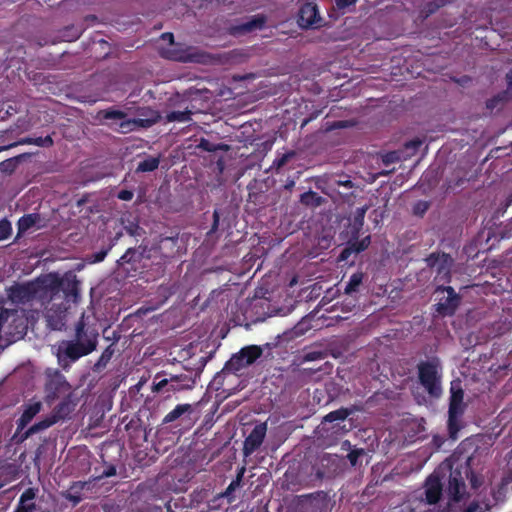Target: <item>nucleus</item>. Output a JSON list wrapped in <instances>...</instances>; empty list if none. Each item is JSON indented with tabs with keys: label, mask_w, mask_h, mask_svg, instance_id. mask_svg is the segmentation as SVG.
<instances>
[{
	"label": "nucleus",
	"mask_w": 512,
	"mask_h": 512,
	"mask_svg": "<svg viewBox=\"0 0 512 512\" xmlns=\"http://www.w3.org/2000/svg\"><path fill=\"white\" fill-rule=\"evenodd\" d=\"M42 217L38 213L25 214L19 218L17 222L19 234L24 233L32 227L42 228L44 225L41 224Z\"/></svg>",
	"instance_id": "obj_23"
},
{
	"label": "nucleus",
	"mask_w": 512,
	"mask_h": 512,
	"mask_svg": "<svg viewBox=\"0 0 512 512\" xmlns=\"http://www.w3.org/2000/svg\"><path fill=\"white\" fill-rule=\"evenodd\" d=\"M509 92L502 91L486 101V108L490 112L494 110H501L504 105L509 101Z\"/></svg>",
	"instance_id": "obj_29"
},
{
	"label": "nucleus",
	"mask_w": 512,
	"mask_h": 512,
	"mask_svg": "<svg viewBox=\"0 0 512 512\" xmlns=\"http://www.w3.org/2000/svg\"><path fill=\"white\" fill-rule=\"evenodd\" d=\"M247 367V364L243 360L241 354L238 352L234 354L224 365L223 371L228 373H236Z\"/></svg>",
	"instance_id": "obj_32"
},
{
	"label": "nucleus",
	"mask_w": 512,
	"mask_h": 512,
	"mask_svg": "<svg viewBox=\"0 0 512 512\" xmlns=\"http://www.w3.org/2000/svg\"><path fill=\"white\" fill-rule=\"evenodd\" d=\"M368 210V206L359 207L356 209L354 213L353 218V231H356V233H359L360 229L362 228L364 224V218L365 214Z\"/></svg>",
	"instance_id": "obj_39"
},
{
	"label": "nucleus",
	"mask_w": 512,
	"mask_h": 512,
	"mask_svg": "<svg viewBox=\"0 0 512 512\" xmlns=\"http://www.w3.org/2000/svg\"><path fill=\"white\" fill-rule=\"evenodd\" d=\"M99 331L96 325L86 321L82 313L74 324L70 339H63L52 346L53 354L62 370L68 371L74 363L82 357L88 356L97 350L99 343Z\"/></svg>",
	"instance_id": "obj_1"
},
{
	"label": "nucleus",
	"mask_w": 512,
	"mask_h": 512,
	"mask_svg": "<svg viewBox=\"0 0 512 512\" xmlns=\"http://www.w3.org/2000/svg\"><path fill=\"white\" fill-rule=\"evenodd\" d=\"M12 316H15L12 310L6 308L0 309V350H3L7 345L16 340L15 335L10 330L4 331L5 324Z\"/></svg>",
	"instance_id": "obj_21"
},
{
	"label": "nucleus",
	"mask_w": 512,
	"mask_h": 512,
	"mask_svg": "<svg viewBox=\"0 0 512 512\" xmlns=\"http://www.w3.org/2000/svg\"><path fill=\"white\" fill-rule=\"evenodd\" d=\"M474 461V456H470L463 464H460L451 470L448 480L447 492L452 500L459 501L465 494L466 480L469 481L471 488L474 490L482 486L484 478L481 473H476L472 469Z\"/></svg>",
	"instance_id": "obj_2"
},
{
	"label": "nucleus",
	"mask_w": 512,
	"mask_h": 512,
	"mask_svg": "<svg viewBox=\"0 0 512 512\" xmlns=\"http://www.w3.org/2000/svg\"><path fill=\"white\" fill-rule=\"evenodd\" d=\"M71 386L67 382L64 376L60 374H56L54 377H52L46 384V393L47 398L50 400H55L60 397H67L68 395H71L70 392Z\"/></svg>",
	"instance_id": "obj_16"
},
{
	"label": "nucleus",
	"mask_w": 512,
	"mask_h": 512,
	"mask_svg": "<svg viewBox=\"0 0 512 512\" xmlns=\"http://www.w3.org/2000/svg\"><path fill=\"white\" fill-rule=\"evenodd\" d=\"M357 2V0H335L336 6L339 9H344L349 6L354 5Z\"/></svg>",
	"instance_id": "obj_55"
},
{
	"label": "nucleus",
	"mask_w": 512,
	"mask_h": 512,
	"mask_svg": "<svg viewBox=\"0 0 512 512\" xmlns=\"http://www.w3.org/2000/svg\"><path fill=\"white\" fill-rule=\"evenodd\" d=\"M112 246H113V243L110 244L107 248L101 249L100 251L93 253L90 257L91 262L92 263L102 262L105 259V257L107 256L108 252L111 250Z\"/></svg>",
	"instance_id": "obj_45"
},
{
	"label": "nucleus",
	"mask_w": 512,
	"mask_h": 512,
	"mask_svg": "<svg viewBox=\"0 0 512 512\" xmlns=\"http://www.w3.org/2000/svg\"><path fill=\"white\" fill-rule=\"evenodd\" d=\"M329 497L324 491H317L306 496V502L303 506L306 511L326 512L328 509Z\"/></svg>",
	"instance_id": "obj_20"
},
{
	"label": "nucleus",
	"mask_w": 512,
	"mask_h": 512,
	"mask_svg": "<svg viewBox=\"0 0 512 512\" xmlns=\"http://www.w3.org/2000/svg\"><path fill=\"white\" fill-rule=\"evenodd\" d=\"M144 247L140 245L138 249L129 248L127 251L117 260L119 266H123L125 264H136L140 263L142 260H145L146 251H144Z\"/></svg>",
	"instance_id": "obj_24"
},
{
	"label": "nucleus",
	"mask_w": 512,
	"mask_h": 512,
	"mask_svg": "<svg viewBox=\"0 0 512 512\" xmlns=\"http://www.w3.org/2000/svg\"><path fill=\"white\" fill-rule=\"evenodd\" d=\"M9 145L10 149L19 145H33V137H24L17 140L16 142L10 143Z\"/></svg>",
	"instance_id": "obj_53"
},
{
	"label": "nucleus",
	"mask_w": 512,
	"mask_h": 512,
	"mask_svg": "<svg viewBox=\"0 0 512 512\" xmlns=\"http://www.w3.org/2000/svg\"><path fill=\"white\" fill-rule=\"evenodd\" d=\"M12 234V226L7 219L0 220V241L8 239Z\"/></svg>",
	"instance_id": "obj_42"
},
{
	"label": "nucleus",
	"mask_w": 512,
	"mask_h": 512,
	"mask_svg": "<svg viewBox=\"0 0 512 512\" xmlns=\"http://www.w3.org/2000/svg\"><path fill=\"white\" fill-rule=\"evenodd\" d=\"M507 85L509 89H512V70L506 74Z\"/></svg>",
	"instance_id": "obj_61"
},
{
	"label": "nucleus",
	"mask_w": 512,
	"mask_h": 512,
	"mask_svg": "<svg viewBox=\"0 0 512 512\" xmlns=\"http://www.w3.org/2000/svg\"><path fill=\"white\" fill-rule=\"evenodd\" d=\"M443 485L438 475L431 474L424 484L425 500L428 504H436L442 496Z\"/></svg>",
	"instance_id": "obj_19"
},
{
	"label": "nucleus",
	"mask_w": 512,
	"mask_h": 512,
	"mask_svg": "<svg viewBox=\"0 0 512 512\" xmlns=\"http://www.w3.org/2000/svg\"><path fill=\"white\" fill-rule=\"evenodd\" d=\"M37 412V407L31 406L28 409H26L20 417V426H24L27 422H29Z\"/></svg>",
	"instance_id": "obj_44"
},
{
	"label": "nucleus",
	"mask_w": 512,
	"mask_h": 512,
	"mask_svg": "<svg viewBox=\"0 0 512 512\" xmlns=\"http://www.w3.org/2000/svg\"><path fill=\"white\" fill-rule=\"evenodd\" d=\"M422 141L419 138H415L413 140H410L405 144L406 148L417 150L422 145Z\"/></svg>",
	"instance_id": "obj_56"
},
{
	"label": "nucleus",
	"mask_w": 512,
	"mask_h": 512,
	"mask_svg": "<svg viewBox=\"0 0 512 512\" xmlns=\"http://www.w3.org/2000/svg\"><path fill=\"white\" fill-rule=\"evenodd\" d=\"M193 406L191 404L185 403V404H178L174 407L173 410H171L169 413L165 415V417L162 420V424H169L173 423L179 419H190V415L193 413Z\"/></svg>",
	"instance_id": "obj_22"
},
{
	"label": "nucleus",
	"mask_w": 512,
	"mask_h": 512,
	"mask_svg": "<svg viewBox=\"0 0 512 512\" xmlns=\"http://www.w3.org/2000/svg\"><path fill=\"white\" fill-rule=\"evenodd\" d=\"M36 509V504L34 502H31L29 505H25V503L21 504L19 501V504L14 512H34Z\"/></svg>",
	"instance_id": "obj_51"
},
{
	"label": "nucleus",
	"mask_w": 512,
	"mask_h": 512,
	"mask_svg": "<svg viewBox=\"0 0 512 512\" xmlns=\"http://www.w3.org/2000/svg\"><path fill=\"white\" fill-rule=\"evenodd\" d=\"M340 185H343L347 188H352L353 187V182L351 180H345V181H341L339 182Z\"/></svg>",
	"instance_id": "obj_62"
},
{
	"label": "nucleus",
	"mask_w": 512,
	"mask_h": 512,
	"mask_svg": "<svg viewBox=\"0 0 512 512\" xmlns=\"http://www.w3.org/2000/svg\"><path fill=\"white\" fill-rule=\"evenodd\" d=\"M294 187H295V180L290 179V178L287 179V181L284 185L285 190L292 191Z\"/></svg>",
	"instance_id": "obj_60"
},
{
	"label": "nucleus",
	"mask_w": 512,
	"mask_h": 512,
	"mask_svg": "<svg viewBox=\"0 0 512 512\" xmlns=\"http://www.w3.org/2000/svg\"><path fill=\"white\" fill-rule=\"evenodd\" d=\"M86 485L87 483L82 481L73 482L70 485L68 491L64 494V497L70 502H72L74 506L79 504L83 499L82 491L84 490Z\"/></svg>",
	"instance_id": "obj_26"
},
{
	"label": "nucleus",
	"mask_w": 512,
	"mask_h": 512,
	"mask_svg": "<svg viewBox=\"0 0 512 512\" xmlns=\"http://www.w3.org/2000/svg\"><path fill=\"white\" fill-rule=\"evenodd\" d=\"M137 229H139V227L136 225L134 228H133V227L127 228V232H128L130 235L134 236V235H136V230H137Z\"/></svg>",
	"instance_id": "obj_64"
},
{
	"label": "nucleus",
	"mask_w": 512,
	"mask_h": 512,
	"mask_svg": "<svg viewBox=\"0 0 512 512\" xmlns=\"http://www.w3.org/2000/svg\"><path fill=\"white\" fill-rule=\"evenodd\" d=\"M436 260H437V258L434 256V254H431V255L429 256V258L427 259L428 264H429L430 266H433Z\"/></svg>",
	"instance_id": "obj_63"
},
{
	"label": "nucleus",
	"mask_w": 512,
	"mask_h": 512,
	"mask_svg": "<svg viewBox=\"0 0 512 512\" xmlns=\"http://www.w3.org/2000/svg\"><path fill=\"white\" fill-rule=\"evenodd\" d=\"M144 251H146L145 261H149L150 263H143L142 267L148 268L147 273L152 279L163 277L166 273L167 265L171 263V260L164 258L160 253H153L151 246H145Z\"/></svg>",
	"instance_id": "obj_12"
},
{
	"label": "nucleus",
	"mask_w": 512,
	"mask_h": 512,
	"mask_svg": "<svg viewBox=\"0 0 512 512\" xmlns=\"http://www.w3.org/2000/svg\"><path fill=\"white\" fill-rule=\"evenodd\" d=\"M192 112L189 109L184 111H171L167 113L166 120L168 122H189L191 120Z\"/></svg>",
	"instance_id": "obj_36"
},
{
	"label": "nucleus",
	"mask_w": 512,
	"mask_h": 512,
	"mask_svg": "<svg viewBox=\"0 0 512 512\" xmlns=\"http://www.w3.org/2000/svg\"><path fill=\"white\" fill-rule=\"evenodd\" d=\"M326 357V353L321 350H313L305 352L303 355V361L304 362H312L317 360H322Z\"/></svg>",
	"instance_id": "obj_43"
},
{
	"label": "nucleus",
	"mask_w": 512,
	"mask_h": 512,
	"mask_svg": "<svg viewBox=\"0 0 512 512\" xmlns=\"http://www.w3.org/2000/svg\"><path fill=\"white\" fill-rule=\"evenodd\" d=\"M418 382L427 394L434 399L442 396L443 367L438 356L417 363Z\"/></svg>",
	"instance_id": "obj_3"
},
{
	"label": "nucleus",
	"mask_w": 512,
	"mask_h": 512,
	"mask_svg": "<svg viewBox=\"0 0 512 512\" xmlns=\"http://www.w3.org/2000/svg\"><path fill=\"white\" fill-rule=\"evenodd\" d=\"M366 454L363 448H352L347 455V459L351 466L355 467L358 465V459Z\"/></svg>",
	"instance_id": "obj_41"
},
{
	"label": "nucleus",
	"mask_w": 512,
	"mask_h": 512,
	"mask_svg": "<svg viewBox=\"0 0 512 512\" xmlns=\"http://www.w3.org/2000/svg\"><path fill=\"white\" fill-rule=\"evenodd\" d=\"M36 492H37V489H35V488H32V487L27 488L21 494L19 501L21 502V504H23L25 502L33 501L36 498Z\"/></svg>",
	"instance_id": "obj_47"
},
{
	"label": "nucleus",
	"mask_w": 512,
	"mask_h": 512,
	"mask_svg": "<svg viewBox=\"0 0 512 512\" xmlns=\"http://www.w3.org/2000/svg\"><path fill=\"white\" fill-rule=\"evenodd\" d=\"M178 236H160L157 241L151 245L153 253H160L164 258L171 261L178 255Z\"/></svg>",
	"instance_id": "obj_14"
},
{
	"label": "nucleus",
	"mask_w": 512,
	"mask_h": 512,
	"mask_svg": "<svg viewBox=\"0 0 512 512\" xmlns=\"http://www.w3.org/2000/svg\"><path fill=\"white\" fill-rule=\"evenodd\" d=\"M466 404L464 403V390L461 380L456 379L450 384V397L448 407L447 428L449 437L457 439L458 432L461 429L460 419L464 415Z\"/></svg>",
	"instance_id": "obj_7"
},
{
	"label": "nucleus",
	"mask_w": 512,
	"mask_h": 512,
	"mask_svg": "<svg viewBox=\"0 0 512 512\" xmlns=\"http://www.w3.org/2000/svg\"><path fill=\"white\" fill-rule=\"evenodd\" d=\"M463 512H482L477 502H472Z\"/></svg>",
	"instance_id": "obj_59"
},
{
	"label": "nucleus",
	"mask_w": 512,
	"mask_h": 512,
	"mask_svg": "<svg viewBox=\"0 0 512 512\" xmlns=\"http://www.w3.org/2000/svg\"><path fill=\"white\" fill-rule=\"evenodd\" d=\"M452 0H426L423 6V12L428 16L435 13L439 8L450 3Z\"/></svg>",
	"instance_id": "obj_38"
},
{
	"label": "nucleus",
	"mask_w": 512,
	"mask_h": 512,
	"mask_svg": "<svg viewBox=\"0 0 512 512\" xmlns=\"http://www.w3.org/2000/svg\"><path fill=\"white\" fill-rule=\"evenodd\" d=\"M267 432L266 423L257 424L244 440L243 452L245 456L254 453L263 443Z\"/></svg>",
	"instance_id": "obj_17"
},
{
	"label": "nucleus",
	"mask_w": 512,
	"mask_h": 512,
	"mask_svg": "<svg viewBox=\"0 0 512 512\" xmlns=\"http://www.w3.org/2000/svg\"><path fill=\"white\" fill-rule=\"evenodd\" d=\"M219 222H220L219 211L218 210H214V212H213V223H212V226H211V228H210V230L208 232V235H211V234L215 233L218 230Z\"/></svg>",
	"instance_id": "obj_50"
},
{
	"label": "nucleus",
	"mask_w": 512,
	"mask_h": 512,
	"mask_svg": "<svg viewBox=\"0 0 512 512\" xmlns=\"http://www.w3.org/2000/svg\"><path fill=\"white\" fill-rule=\"evenodd\" d=\"M133 196H134L133 191L127 190V189H123V190L119 191L118 195H117L118 199L123 200V201H130V200H132Z\"/></svg>",
	"instance_id": "obj_52"
},
{
	"label": "nucleus",
	"mask_w": 512,
	"mask_h": 512,
	"mask_svg": "<svg viewBox=\"0 0 512 512\" xmlns=\"http://www.w3.org/2000/svg\"><path fill=\"white\" fill-rule=\"evenodd\" d=\"M138 114L143 118L125 119V112L113 108L102 110L98 113V115L105 120H122L119 124V130L122 133L130 132L134 130L135 127L149 128L160 120L159 112L150 107L140 108Z\"/></svg>",
	"instance_id": "obj_5"
},
{
	"label": "nucleus",
	"mask_w": 512,
	"mask_h": 512,
	"mask_svg": "<svg viewBox=\"0 0 512 512\" xmlns=\"http://www.w3.org/2000/svg\"><path fill=\"white\" fill-rule=\"evenodd\" d=\"M161 39H162L163 41L168 42V44H169L170 46H171V45H173V44L175 43V42H174V35H173V33H171V32H165V33H163V34L161 35Z\"/></svg>",
	"instance_id": "obj_58"
},
{
	"label": "nucleus",
	"mask_w": 512,
	"mask_h": 512,
	"mask_svg": "<svg viewBox=\"0 0 512 512\" xmlns=\"http://www.w3.org/2000/svg\"><path fill=\"white\" fill-rule=\"evenodd\" d=\"M243 360L247 364V366L253 364L258 358L261 357L263 351L260 346L257 345H249L241 348L239 351Z\"/></svg>",
	"instance_id": "obj_28"
},
{
	"label": "nucleus",
	"mask_w": 512,
	"mask_h": 512,
	"mask_svg": "<svg viewBox=\"0 0 512 512\" xmlns=\"http://www.w3.org/2000/svg\"><path fill=\"white\" fill-rule=\"evenodd\" d=\"M126 430L131 437L143 435L144 440H146V428L141 425L139 419L131 420L128 424H126Z\"/></svg>",
	"instance_id": "obj_37"
},
{
	"label": "nucleus",
	"mask_w": 512,
	"mask_h": 512,
	"mask_svg": "<svg viewBox=\"0 0 512 512\" xmlns=\"http://www.w3.org/2000/svg\"><path fill=\"white\" fill-rule=\"evenodd\" d=\"M317 197V193L314 191L304 192L300 196V202L305 205H309L310 201Z\"/></svg>",
	"instance_id": "obj_49"
},
{
	"label": "nucleus",
	"mask_w": 512,
	"mask_h": 512,
	"mask_svg": "<svg viewBox=\"0 0 512 512\" xmlns=\"http://www.w3.org/2000/svg\"><path fill=\"white\" fill-rule=\"evenodd\" d=\"M27 157H29V154L23 153L0 162V172L9 175L12 174L17 169L20 162Z\"/></svg>",
	"instance_id": "obj_31"
},
{
	"label": "nucleus",
	"mask_w": 512,
	"mask_h": 512,
	"mask_svg": "<svg viewBox=\"0 0 512 512\" xmlns=\"http://www.w3.org/2000/svg\"><path fill=\"white\" fill-rule=\"evenodd\" d=\"M116 475V467L114 465L108 466L102 474L99 476L100 479L109 478Z\"/></svg>",
	"instance_id": "obj_54"
},
{
	"label": "nucleus",
	"mask_w": 512,
	"mask_h": 512,
	"mask_svg": "<svg viewBox=\"0 0 512 512\" xmlns=\"http://www.w3.org/2000/svg\"><path fill=\"white\" fill-rule=\"evenodd\" d=\"M160 55L163 58L183 63L200 61L195 48L181 43H174L169 48H161Z\"/></svg>",
	"instance_id": "obj_11"
},
{
	"label": "nucleus",
	"mask_w": 512,
	"mask_h": 512,
	"mask_svg": "<svg viewBox=\"0 0 512 512\" xmlns=\"http://www.w3.org/2000/svg\"><path fill=\"white\" fill-rule=\"evenodd\" d=\"M244 472H245V468L241 467L238 470L236 478L231 481V483L228 485V487L225 489V491L221 492L218 495V497L219 498L225 497L228 499V502L231 503L235 499V497L233 495L234 492L241 486Z\"/></svg>",
	"instance_id": "obj_27"
},
{
	"label": "nucleus",
	"mask_w": 512,
	"mask_h": 512,
	"mask_svg": "<svg viewBox=\"0 0 512 512\" xmlns=\"http://www.w3.org/2000/svg\"><path fill=\"white\" fill-rule=\"evenodd\" d=\"M397 160H398V157L395 152H390L383 156V162L386 165L396 162Z\"/></svg>",
	"instance_id": "obj_57"
},
{
	"label": "nucleus",
	"mask_w": 512,
	"mask_h": 512,
	"mask_svg": "<svg viewBox=\"0 0 512 512\" xmlns=\"http://www.w3.org/2000/svg\"><path fill=\"white\" fill-rule=\"evenodd\" d=\"M429 209V203L427 201H418L413 206V213L418 216H423Z\"/></svg>",
	"instance_id": "obj_48"
},
{
	"label": "nucleus",
	"mask_w": 512,
	"mask_h": 512,
	"mask_svg": "<svg viewBox=\"0 0 512 512\" xmlns=\"http://www.w3.org/2000/svg\"><path fill=\"white\" fill-rule=\"evenodd\" d=\"M115 351H116L115 342H113L103 350L100 357L94 364L93 370L96 372H99L102 369H104L107 366V364L110 362V360L112 359L113 355L115 354Z\"/></svg>",
	"instance_id": "obj_30"
},
{
	"label": "nucleus",
	"mask_w": 512,
	"mask_h": 512,
	"mask_svg": "<svg viewBox=\"0 0 512 512\" xmlns=\"http://www.w3.org/2000/svg\"><path fill=\"white\" fill-rule=\"evenodd\" d=\"M8 298L18 306L30 304L34 300H39L41 304L48 303L46 280L15 284L8 289Z\"/></svg>",
	"instance_id": "obj_6"
},
{
	"label": "nucleus",
	"mask_w": 512,
	"mask_h": 512,
	"mask_svg": "<svg viewBox=\"0 0 512 512\" xmlns=\"http://www.w3.org/2000/svg\"><path fill=\"white\" fill-rule=\"evenodd\" d=\"M295 156H296V152L295 151H293V150L288 151V152L282 154L281 156L277 157L273 161L272 167H274L278 171L283 166H285Z\"/></svg>",
	"instance_id": "obj_40"
},
{
	"label": "nucleus",
	"mask_w": 512,
	"mask_h": 512,
	"mask_svg": "<svg viewBox=\"0 0 512 512\" xmlns=\"http://www.w3.org/2000/svg\"><path fill=\"white\" fill-rule=\"evenodd\" d=\"M358 410L359 408L355 405L351 407H341L325 415L323 418V422L344 421L347 417H349Z\"/></svg>",
	"instance_id": "obj_25"
},
{
	"label": "nucleus",
	"mask_w": 512,
	"mask_h": 512,
	"mask_svg": "<svg viewBox=\"0 0 512 512\" xmlns=\"http://www.w3.org/2000/svg\"><path fill=\"white\" fill-rule=\"evenodd\" d=\"M160 160L158 157H148L139 162L137 172H152L158 168Z\"/></svg>",
	"instance_id": "obj_35"
},
{
	"label": "nucleus",
	"mask_w": 512,
	"mask_h": 512,
	"mask_svg": "<svg viewBox=\"0 0 512 512\" xmlns=\"http://www.w3.org/2000/svg\"><path fill=\"white\" fill-rule=\"evenodd\" d=\"M54 141L50 135H47L45 137H35L33 138V145L39 146V147H51L53 146Z\"/></svg>",
	"instance_id": "obj_46"
},
{
	"label": "nucleus",
	"mask_w": 512,
	"mask_h": 512,
	"mask_svg": "<svg viewBox=\"0 0 512 512\" xmlns=\"http://www.w3.org/2000/svg\"><path fill=\"white\" fill-rule=\"evenodd\" d=\"M46 280V288L48 293V302L55 300L56 296L62 291L67 302L77 303L80 298V282L75 275L59 278L58 276H50Z\"/></svg>",
	"instance_id": "obj_8"
},
{
	"label": "nucleus",
	"mask_w": 512,
	"mask_h": 512,
	"mask_svg": "<svg viewBox=\"0 0 512 512\" xmlns=\"http://www.w3.org/2000/svg\"><path fill=\"white\" fill-rule=\"evenodd\" d=\"M435 293L437 294L436 312L442 317L453 316L460 306L461 296L451 286H438Z\"/></svg>",
	"instance_id": "obj_10"
},
{
	"label": "nucleus",
	"mask_w": 512,
	"mask_h": 512,
	"mask_svg": "<svg viewBox=\"0 0 512 512\" xmlns=\"http://www.w3.org/2000/svg\"><path fill=\"white\" fill-rule=\"evenodd\" d=\"M197 147L206 152L228 151L230 146L225 143H213L206 138H201Z\"/></svg>",
	"instance_id": "obj_33"
},
{
	"label": "nucleus",
	"mask_w": 512,
	"mask_h": 512,
	"mask_svg": "<svg viewBox=\"0 0 512 512\" xmlns=\"http://www.w3.org/2000/svg\"><path fill=\"white\" fill-rule=\"evenodd\" d=\"M196 378L192 372L172 374L165 371L155 375L152 383V391L157 394L170 396V394H179L194 389Z\"/></svg>",
	"instance_id": "obj_4"
},
{
	"label": "nucleus",
	"mask_w": 512,
	"mask_h": 512,
	"mask_svg": "<svg viewBox=\"0 0 512 512\" xmlns=\"http://www.w3.org/2000/svg\"><path fill=\"white\" fill-rule=\"evenodd\" d=\"M74 407L75 404L71 400V395L64 397L62 401L53 408L49 416L28 428L25 432V438L51 427L60 420L66 419L74 410Z\"/></svg>",
	"instance_id": "obj_9"
},
{
	"label": "nucleus",
	"mask_w": 512,
	"mask_h": 512,
	"mask_svg": "<svg viewBox=\"0 0 512 512\" xmlns=\"http://www.w3.org/2000/svg\"><path fill=\"white\" fill-rule=\"evenodd\" d=\"M364 274L361 271L355 272L350 276L345 287V293L351 295L359 291V287L363 282Z\"/></svg>",
	"instance_id": "obj_34"
},
{
	"label": "nucleus",
	"mask_w": 512,
	"mask_h": 512,
	"mask_svg": "<svg viewBox=\"0 0 512 512\" xmlns=\"http://www.w3.org/2000/svg\"><path fill=\"white\" fill-rule=\"evenodd\" d=\"M68 307L64 303L53 304L45 312L47 326L55 331H60L66 323Z\"/></svg>",
	"instance_id": "obj_15"
},
{
	"label": "nucleus",
	"mask_w": 512,
	"mask_h": 512,
	"mask_svg": "<svg viewBox=\"0 0 512 512\" xmlns=\"http://www.w3.org/2000/svg\"><path fill=\"white\" fill-rule=\"evenodd\" d=\"M298 25L304 29H316L322 26L323 19L315 3H304L298 12Z\"/></svg>",
	"instance_id": "obj_13"
},
{
	"label": "nucleus",
	"mask_w": 512,
	"mask_h": 512,
	"mask_svg": "<svg viewBox=\"0 0 512 512\" xmlns=\"http://www.w3.org/2000/svg\"><path fill=\"white\" fill-rule=\"evenodd\" d=\"M358 234L359 233H356V231L352 232L351 239L347 242L346 247L341 251L338 257L339 261H347L353 253L358 254L369 247L371 243L370 235L359 240Z\"/></svg>",
	"instance_id": "obj_18"
}]
</instances>
